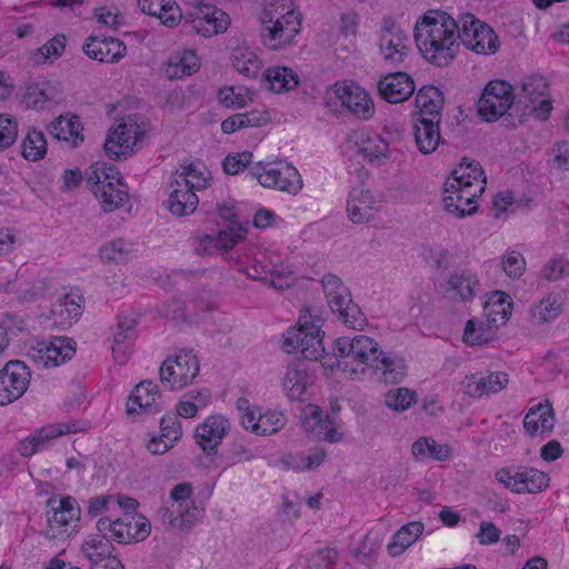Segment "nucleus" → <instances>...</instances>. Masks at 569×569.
Returning <instances> with one entry per match:
<instances>
[{"instance_id": "1", "label": "nucleus", "mask_w": 569, "mask_h": 569, "mask_svg": "<svg viewBox=\"0 0 569 569\" xmlns=\"http://www.w3.org/2000/svg\"><path fill=\"white\" fill-rule=\"evenodd\" d=\"M415 41L421 56L436 67H446L459 51V23L443 11L430 10L415 26Z\"/></svg>"}, {"instance_id": "2", "label": "nucleus", "mask_w": 569, "mask_h": 569, "mask_svg": "<svg viewBox=\"0 0 569 569\" xmlns=\"http://www.w3.org/2000/svg\"><path fill=\"white\" fill-rule=\"evenodd\" d=\"M486 189V177L479 163L462 161L452 170L445 182L443 206L457 218L473 214L478 209L477 199Z\"/></svg>"}, {"instance_id": "3", "label": "nucleus", "mask_w": 569, "mask_h": 569, "mask_svg": "<svg viewBox=\"0 0 569 569\" xmlns=\"http://www.w3.org/2000/svg\"><path fill=\"white\" fill-rule=\"evenodd\" d=\"M335 351L341 359L351 358L361 365L381 371L386 382L398 383L407 373L402 358L385 352L371 337L358 335L352 339L338 338Z\"/></svg>"}, {"instance_id": "4", "label": "nucleus", "mask_w": 569, "mask_h": 569, "mask_svg": "<svg viewBox=\"0 0 569 569\" xmlns=\"http://www.w3.org/2000/svg\"><path fill=\"white\" fill-rule=\"evenodd\" d=\"M260 22L262 44L277 51L293 43L301 31L302 17L293 0H266Z\"/></svg>"}, {"instance_id": "5", "label": "nucleus", "mask_w": 569, "mask_h": 569, "mask_svg": "<svg viewBox=\"0 0 569 569\" xmlns=\"http://www.w3.org/2000/svg\"><path fill=\"white\" fill-rule=\"evenodd\" d=\"M321 326L322 318L303 308L297 326L289 328L283 335V351L299 355L307 360L320 359L325 352Z\"/></svg>"}, {"instance_id": "6", "label": "nucleus", "mask_w": 569, "mask_h": 569, "mask_svg": "<svg viewBox=\"0 0 569 569\" xmlns=\"http://www.w3.org/2000/svg\"><path fill=\"white\" fill-rule=\"evenodd\" d=\"M88 183L99 200L104 212H112L124 204L129 199L128 186L119 170L113 166L97 162L88 173Z\"/></svg>"}, {"instance_id": "7", "label": "nucleus", "mask_w": 569, "mask_h": 569, "mask_svg": "<svg viewBox=\"0 0 569 569\" xmlns=\"http://www.w3.org/2000/svg\"><path fill=\"white\" fill-rule=\"evenodd\" d=\"M147 137V126L132 117H123L109 129L104 150L114 159L127 158L141 149Z\"/></svg>"}, {"instance_id": "8", "label": "nucleus", "mask_w": 569, "mask_h": 569, "mask_svg": "<svg viewBox=\"0 0 569 569\" xmlns=\"http://www.w3.org/2000/svg\"><path fill=\"white\" fill-rule=\"evenodd\" d=\"M48 526L44 536L49 540H66L77 531L81 510L70 496L51 497L47 500Z\"/></svg>"}, {"instance_id": "9", "label": "nucleus", "mask_w": 569, "mask_h": 569, "mask_svg": "<svg viewBox=\"0 0 569 569\" xmlns=\"http://www.w3.org/2000/svg\"><path fill=\"white\" fill-rule=\"evenodd\" d=\"M248 174L251 179L270 189H276L289 194H298L302 187V178L299 171L289 162L277 160L272 162H259L250 168Z\"/></svg>"}, {"instance_id": "10", "label": "nucleus", "mask_w": 569, "mask_h": 569, "mask_svg": "<svg viewBox=\"0 0 569 569\" xmlns=\"http://www.w3.org/2000/svg\"><path fill=\"white\" fill-rule=\"evenodd\" d=\"M191 495L192 486L189 482H182L172 488L170 492L171 508L163 507L159 511L162 520L169 527L186 530L198 522L202 516V510L191 500Z\"/></svg>"}, {"instance_id": "11", "label": "nucleus", "mask_w": 569, "mask_h": 569, "mask_svg": "<svg viewBox=\"0 0 569 569\" xmlns=\"http://www.w3.org/2000/svg\"><path fill=\"white\" fill-rule=\"evenodd\" d=\"M199 359L192 349H181L168 357L159 368L160 381L170 390H181L199 375Z\"/></svg>"}, {"instance_id": "12", "label": "nucleus", "mask_w": 569, "mask_h": 569, "mask_svg": "<svg viewBox=\"0 0 569 569\" xmlns=\"http://www.w3.org/2000/svg\"><path fill=\"white\" fill-rule=\"evenodd\" d=\"M496 480L515 493H538L549 487L548 473L533 467L511 465L496 471Z\"/></svg>"}, {"instance_id": "13", "label": "nucleus", "mask_w": 569, "mask_h": 569, "mask_svg": "<svg viewBox=\"0 0 569 569\" xmlns=\"http://www.w3.org/2000/svg\"><path fill=\"white\" fill-rule=\"evenodd\" d=\"M459 40L468 49L478 54H495L500 41L491 27L467 13L458 20Z\"/></svg>"}, {"instance_id": "14", "label": "nucleus", "mask_w": 569, "mask_h": 569, "mask_svg": "<svg viewBox=\"0 0 569 569\" xmlns=\"http://www.w3.org/2000/svg\"><path fill=\"white\" fill-rule=\"evenodd\" d=\"M379 53L389 67L400 66L410 52L407 32L390 17L381 20Z\"/></svg>"}, {"instance_id": "15", "label": "nucleus", "mask_w": 569, "mask_h": 569, "mask_svg": "<svg viewBox=\"0 0 569 569\" xmlns=\"http://www.w3.org/2000/svg\"><path fill=\"white\" fill-rule=\"evenodd\" d=\"M513 101L511 84L503 80H492L487 83L478 101L479 116L488 122L496 121L510 109Z\"/></svg>"}, {"instance_id": "16", "label": "nucleus", "mask_w": 569, "mask_h": 569, "mask_svg": "<svg viewBox=\"0 0 569 569\" xmlns=\"http://www.w3.org/2000/svg\"><path fill=\"white\" fill-rule=\"evenodd\" d=\"M519 100L525 108L539 120H547L552 110L548 91V82L542 76H530L523 79Z\"/></svg>"}, {"instance_id": "17", "label": "nucleus", "mask_w": 569, "mask_h": 569, "mask_svg": "<svg viewBox=\"0 0 569 569\" xmlns=\"http://www.w3.org/2000/svg\"><path fill=\"white\" fill-rule=\"evenodd\" d=\"M76 353V341L69 337H51L38 341L30 357L43 368H56L69 361Z\"/></svg>"}, {"instance_id": "18", "label": "nucleus", "mask_w": 569, "mask_h": 569, "mask_svg": "<svg viewBox=\"0 0 569 569\" xmlns=\"http://www.w3.org/2000/svg\"><path fill=\"white\" fill-rule=\"evenodd\" d=\"M31 373L23 361H9L0 370V406L9 405L27 391Z\"/></svg>"}, {"instance_id": "19", "label": "nucleus", "mask_w": 569, "mask_h": 569, "mask_svg": "<svg viewBox=\"0 0 569 569\" xmlns=\"http://www.w3.org/2000/svg\"><path fill=\"white\" fill-rule=\"evenodd\" d=\"M182 20L198 34L206 38L223 33L230 24L229 16L214 6L188 11L182 14Z\"/></svg>"}, {"instance_id": "20", "label": "nucleus", "mask_w": 569, "mask_h": 569, "mask_svg": "<svg viewBox=\"0 0 569 569\" xmlns=\"http://www.w3.org/2000/svg\"><path fill=\"white\" fill-rule=\"evenodd\" d=\"M230 428L231 423L223 415H210L196 427V443L207 456H213L217 453Z\"/></svg>"}, {"instance_id": "21", "label": "nucleus", "mask_w": 569, "mask_h": 569, "mask_svg": "<svg viewBox=\"0 0 569 569\" xmlns=\"http://www.w3.org/2000/svg\"><path fill=\"white\" fill-rule=\"evenodd\" d=\"M333 92L342 107L355 117L368 120L373 116L375 104L369 92L357 83L337 82Z\"/></svg>"}, {"instance_id": "22", "label": "nucleus", "mask_w": 569, "mask_h": 569, "mask_svg": "<svg viewBox=\"0 0 569 569\" xmlns=\"http://www.w3.org/2000/svg\"><path fill=\"white\" fill-rule=\"evenodd\" d=\"M508 382L509 379L506 372L493 371L467 375L461 385L465 395L481 398L501 391L507 387Z\"/></svg>"}, {"instance_id": "23", "label": "nucleus", "mask_w": 569, "mask_h": 569, "mask_svg": "<svg viewBox=\"0 0 569 569\" xmlns=\"http://www.w3.org/2000/svg\"><path fill=\"white\" fill-rule=\"evenodd\" d=\"M258 263L260 269L254 266L253 273H249L250 278L269 283L278 290H284L295 282L291 266L283 263L279 256L270 258L268 262L260 261Z\"/></svg>"}, {"instance_id": "24", "label": "nucleus", "mask_w": 569, "mask_h": 569, "mask_svg": "<svg viewBox=\"0 0 569 569\" xmlns=\"http://www.w3.org/2000/svg\"><path fill=\"white\" fill-rule=\"evenodd\" d=\"M160 390L157 383L144 380L137 385L127 401V413L156 415L160 411Z\"/></svg>"}, {"instance_id": "25", "label": "nucleus", "mask_w": 569, "mask_h": 569, "mask_svg": "<svg viewBox=\"0 0 569 569\" xmlns=\"http://www.w3.org/2000/svg\"><path fill=\"white\" fill-rule=\"evenodd\" d=\"M381 201L369 189L352 188L347 199L348 218L353 223L370 221L380 208Z\"/></svg>"}, {"instance_id": "26", "label": "nucleus", "mask_w": 569, "mask_h": 569, "mask_svg": "<svg viewBox=\"0 0 569 569\" xmlns=\"http://www.w3.org/2000/svg\"><path fill=\"white\" fill-rule=\"evenodd\" d=\"M79 429L76 422H61L43 427L32 436L27 437L19 443L18 451L23 457H30L48 448L50 441L59 436L77 432Z\"/></svg>"}, {"instance_id": "27", "label": "nucleus", "mask_w": 569, "mask_h": 569, "mask_svg": "<svg viewBox=\"0 0 569 569\" xmlns=\"http://www.w3.org/2000/svg\"><path fill=\"white\" fill-rule=\"evenodd\" d=\"M443 288L451 300L462 302L473 300L482 291L478 276L469 269L452 272Z\"/></svg>"}, {"instance_id": "28", "label": "nucleus", "mask_w": 569, "mask_h": 569, "mask_svg": "<svg viewBox=\"0 0 569 569\" xmlns=\"http://www.w3.org/2000/svg\"><path fill=\"white\" fill-rule=\"evenodd\" d=\"M83 52L99 62L114 63L126 56L127 46L111 37H89L83 44Z\"/></svg>"}, {"instance_id": "29", "label": "nucleus", "mask_w": 569, "mask_h": 569, "mask_svg": "<svg viewBox=\"0 0 569 569\" xmlns=\"http://www.w3.org/2000/svg\"><path fill=\"white\" fill-rule=\"evenodd\" d=\"M413 79L406 72H393L382 77L378 82L381 98L390 103H399L415 92Z\"/></svg>"}, {"instance_id": "30", "label": "nucleus", "mask_w": 569, "mask_h": 569, "mask_svg": "<svg viewBox=\"0 0 569 569\" xmlns=\"http://www.w3.org/2000/svg\"><path fill=\"white\" fill-rule=\"evenodd\" d=\"M302 428L313 438L323 439L328 442H338L342 436L335 428L331 419H322V410L318 406L308 405L303 410Z\"/></svg>"}, {"instance_id": "31", "label": "nucleus", "mask_w": 569, "mask_h": 569, "mask_svg": "<svg viewBox=\"0 0 569 569\" xmlns=\"http://www.w3.org/2000/svg\"><path fill=\"white\" fill-rule=\"evenodd\" d=\"M357 153L371 167L385 166L391 157L389 142L378 133L362 136L358 142Z\"/></svg>"}, {"instance_id": "32", "label": "nucleus", "mask_w": 569, "mask_h": 569, "mask_svg": "<svg viewBox=\"0 0 569 569\" xmlns=\"http://www.w3.org/2000/svg\"><path fill=\"white\" fill-rule=\"evenodd\" d=\"M82 296L69 292L60 297L51 308L53 323L61 328L71 327L82 315Z\"/></svg>"}, {"instance_id": "33", "label": "nucleus", "mask_w": 569, "mask_h": 569, "mask_svg": "<svg viewBox=\"0 0 569 569\" xmlns=\"http://www.w3.org/2000/svg\"><path fill=\"white\" fill-rule=\"evenodd\" d=\"M441 120L417 118L413 123L415 142L420 153H433L441 142H445L440 134Z\"/></svg>"}, {"instance_id": "34", "label": "nucleus", "mask_w": 569, "mask_h": 569, "mask_svg": "<svg viewBox=\"0 0 569 569\" xmlns=\"http://www.w3.org/2000/svg\"><path fill=\"white\" fill-rule=\"evenodd\" d=\"M140 10L159 18L166 27H177L182 21V12L174 0H138Z\"/></svg>"}, {"instance_id": "35", "label": "nucleus", "mask_w": 569, "mask_h": 569, "mask_svg": "<svg viewBox=\"0 0 569 569\" xmlns=\"http://www.w3.org/2000/svg\"><path fill=\"white\" fill-rule=\"evenodd\" d=\"M200 69V59L196 51L188 49L172 53L163 67L168 79H181L196 73Z\"/></svg>"}, {"instance_id": "36", "label": "nucleus", "mask_w": 569, "mask_h": 569, "mask_svg": "<svg viewBox=\"0 0 569 569\" xmlns=\"http://www.w3.org/2000/svg\"><path fill=\"white\" fill-rule=\"evenodd\" d=\"M311 386V377L307 369L297 366H288L282 378V388L291 401H306L308 388Z\"/></svg>"}, {"instance_id": "37", "label": "nucleus", "mask_w": 569, "mask_h": 569, "mask_svg": "<svg viewBox=\"0 0 569 569\" xmlns=\"http://www.w3.org/2000/svg\"><path fill=\"white\" fill-rule=\"evenodd\" d=\"M136 339V320L129 317H119L113 333L112 355L118 363H126L129 350Z\"/></svg>"}, {"instance_id": "38", "label": "nucleus", "mask_w": 569, "mask_h": 569, "mask_svg": "<svg viewBox=\"0 0 569 569\" xmlns=\"http://www.w3.org/2000/svg\"><path fill=\"white\" fill-rule=\"evenodd\" d=\"M172 187L173 189L170 191L167 200L168 210L177 217L193 213L199 203L196 192L187 188V183H181L177 179Z\"/></svg>"}, {"instance_id": "39", "label": "nucleus", "mask_w": 569, "mask_h": 569, "mask_svg": "<svg viewBox=\"0 0 569 569\" xmlns=\"http://www.w3.org/2000/svg\"><path fill=\"white\" fill-rule=\"evenodd\" d=\"M443 93L435 86L422 87L416 96V104L420 109L418 118L441 120Z\"/></svg>"}, {"instance_id": "40", "label": "nucleus", "mask_w": 569, "mask_h": 569, "mask_svg": "<svg viewBox=\"0 0 569 569\" xmlns=\"http://www.w3.org/2000/svg\"><path fill=\"white\" fill-rule=\"evenodd\" d=\"M81 550L89 560L90 566L101 563L108 558L116 557V548L103 533L90 535L82 543Z\"/></svg>"}, {"instance_id": "41", "label": "nucleus", "mask_w": 569, "mask_h": 569, "mask_svg": "<svg viewBox=\"0 0 569 569\" xmlns=\"http://www.w3.org/2000/svg\"><path fill=\"white\" fill-rule=\"evenodd\" d=\"M59 94V88L54 82L37 81L27 87L23 101L29 108L42 109L48 102L56 101Z\"/></svg>"}, {"instance_id": "42", "label": "nucleus", "mask_w": 569, "mask_h": 569, "mask_svg": "<svg viewBox=\"0 0 569 569\" xmlns=\"http://www.w3.org/2000/svg\"><path fill=\"white\" fill-rule=\"evenodd\" d=\"M425 526L422 522L413 521L402 526L391 538L387 546L392 557L401 555L408 547L413 545L422 535Z\"/></svg>"}, {"instance_id": "43", "label": "nucleus", "mask_w": 569, "mask_h": 569, "mask_svg": "<svg viewBox=\"0 0 569 569\" xmlns=\"http://www.w3.org/2000/svg\"><path fill=\"white\" fill-rule=\"evenodd\" d=\"M553 410L549 405L532 407L523 419V428L530 435L548 432L553 428Z\"/></svg>"}, {"instance_id": "44", "label": "nucleus", "mask_w": 569, "mask_h": 569, "mask_svg": "<svg viewBox=\"0 0 569 569\" xmlns=\"http://www.w3.org/2000/svg\"><path fill=\"white\" fill-rule=\"evenodd\" d=\"M321 284L331 310H340L343 301L351 302L350 290L338 276L333 273L325 274Z\"/></svg>"}, {"instance_id": "45", "label": "nucleus", "mask_w": 569, "mask_h": 569, "mask_svg": "<svg viewBox=\"0 0 569 569\" xmlns=\"http://www.w3.org/2000/svg\"><path fill=\"white\" fill-rule=\"evenodd\" d=\"M263 81L274 93L289 91L298 86V74L286 67H273L266 70Z\"/></svg>"}, {"instance_id": "46", "label": "nucleus", "mask_w": 569, "mask_h": 569, "mask_svg": "<svg viewBox=\"0 0 569 569\" xmlns=\"http://www.w3.org/2000/svg\"><path fill=\"white\" fill-rule=\"evenodd\" d=\"M231 61L233 68L246 78L254 79L261 71L260 58L247 47L233 49Z\"/></svg>"}, {"instance_id": "47", "label": "nucleus", "mask_w": 569, "mask_h": 569, "mask_svg": "<svg viewBox=\"0 0 569 569\" xmlns=\"http://www.w3.org/2000/svg\"><path fill=\"white\" fill-rule=\"evenodd\" d=\"M411 451L415 458H432L437 461H446L452 453L449 445L438 443L435 439L421 437L416 440L411 446Z\"/></svg>"}, {"instance_id": "48", "label": "nucleus", "mask_w": 569, "mask_h": 569, "mask_svg": "<svg viewBox=\"0 0 569 569\" xmlns=\"http://www.w3.org/2000/svg\"><path fill=\"white\" fill-rule=\"evenodd\" d=\"M495 326L491 319L487 321L470 319L466 322L463 341L469 346H481L492 341Z\"/></svg>"}, {"instance_id": "49", "label": "nucleus", "mask_w": 569, "mask_h": 569, "mask_svg": "<svg viewBox=\"0 0 569 569\" xmlns=\"http://www.w3.org/2000/svg\"><path fill=\"white\" fill-rule=\"evenodd\" d=\"M512 309L510 296L505 292L496 291L489 301L485 303L487 317L491 319L495 328L505 325L509 319Z\"/></svg>"}, {"instance_id": "50", "label": "nucleus", "mask_w": 569, "mask_h": 569, "mask_svg": "<svg viewBox=\"0 0 569 569\" xmlns=\"http://www.w3.org/2000/svg\"><path fill=\"white\" fill-rule=\"evenodd\" d=\"M133 251V243L123 238H116L103 243L99 249L100 259L104 263H124Z\"/></svg>"}, {"instance_id": "51", "label": "nucleus", "mask_w": 569, "mask_h": 569, "mask_svg": "<svg viewBox=\"0 0 569 569\" xmlns=\"http://www.w3.org/2000/svg\"><path fill=\"white\" fill-rule=\"evenodd\" d=\"M80 127L77 117L66 118L60 116L50 124L49 131L56 139L68 141L77 146L79 141H83V137L80 134Z\"/></svg>"}, {"instance_id": "52", "label": "nucleus", "mask_w": 569, "mask_h": 569, "mask_svg": "<svg viewBox=\"0 0 569 569\" xmlns=\"http://www.w3.org/2000/svg\"><path fill=\"white\" fill-rule=\"evenodd\" d=\"M327 453L321 448H311L307 452L290 455L286 465L293 471H308L318 468L325 460Z\"/></svg>"}, {"instance_id": "53", "label": "nucleus", "mask_w": 569, "mask_h": 569, "mask_svg": "<svg viewBox=\"0 0 569 569\" xmlns=\"http://www.w3.org/2000/svg\"><path fill=\"white\" fill-rule=\"evenodd\" d=\"M130 525H126L124 519H116L111 521L108 518H101L97 521V530L106 537L109 533L110 539L118 543H130L133 532L130 531Z\"/></svg>"}, {"instance_id": "54", "label": "nucleus", "mask_w": 569, "mask_h": 569, "mask_svg": "<svg viewBox=\"0 0 569 569\" xmlns=\"http://www.w3.org/2000/svg\"><path fill=\"white\" fill-rule=\"evenodd\" d=\"M22 156L27 160L37 161L47 152V141L43 132L32 130L28 132L21 144Z\"/></svg>"}, {"instance_id": "55", "label": "nucleus", "mask_w": 569, "mask_h": 569, "mask_svg": "<svg viewBox=\"0 0 569 569\" xmlns=\"http://www.w3.org/2000/svg\"><path fill=\"white\" fill-rule=\"evenodd\" d=\"M561 312L562 301L561 298L556 295L547 296L531 309L532 318L542 322H549L555 320L556 318L559 317Z\"/></svg>"}, {"instance_id": "56", "label": "nucleus", "mask_w": 569, "mask_h": 569, "mask_svg": "<svg viewBox=\"0 0 569 569\" xmlns=\"http://www.w3.org/2000/svg\"><path fill=\"white\" fill-rule=\"evenodd\" d=\"M333 313L338 315V318L349 328L356 330H362L367 326V317L360 309V307L353 302L343 301L340 310H332Z\"/></svg>"}, {"instance_id": "57", "label": "nucleus", "mask_w": 569, "mask_h": 569, "mask_svg": "<svg viewBox=\"0 0 569 569\" xmlns=\"http://www.w3.org/2000/svg\"><path fill=\"white\" fill-rule=\"evenodd\" d=\"M417 402V393L408 388L391 389L386 393L385 403L388 408L403 412Z\"/></svg>"}, {"instance_id": "58", "label": "nucleus", "mask_w": 569, "mask_h": 569, "mask_svg": "<svg viewBox=\"0 0 569 569\" xmlns=\"http://www.w3.org/2000/svg\"><path fill=\"white\" fill-rule=\"evenodd\" d=\"M219 100L227 108H243L252 100L248 88L241 86L226 87L219 91Z\"/></svg>"}, {"instance_id": "59", "label": "nucleus", "mask_w": 569, "mask_h": 569, "mask_svg": "<svg viewBox=\"0 0 569 569\" xmlns=\"http://www.w3.org/2000/svg\"><path fill=\"white\" fill-rule=\"evenodd\" d=\"M259 425L256 426V435L269 436L278 432L286 423L284 416L279 411H266L258 417Z\"/></svg>"}, {"instance_id": "60", "label": "nucleus", "mask_w": 569, "mask_h": 569, "mask_svg": "<svg viewBox=\"0 0 569 569\" xmlns=\"http://www.w3.org/2000/svg\"><path fill=\"white\" fill-rule=\"evenodd\" d=\"M67 38L64 34H56L52 39L47 41L41 48L34 53V60L38 63H43L48 59H58L61 57L66 49Z\"/></svg>"}, {"instance_id": "61", "label": "nucleus", "mask_w": 569, "mask_h": 569, "mask_svg": "<svg viewBox=\"0 0 569 569\" xmlns=\"http://www.w3.org/2000/svg\"><path fill=\"white\" fill-rule=\"evenodd\" d=\"M177 180L181 183H187V188L196 192V190H201L209 186L210 172L206 169L198 170L196 166H190Z\"/></svg>"}, {"instance_id": "62", "label": "nucleus", "mask_w": 569, "mask_h": 569, "mask_svg": "<svg viewBox=\"0 0 569 569\" xmlns=\"http://www.w3.org/2000/svg\"><path fill=\"white\" fill-rule=\"evenodd\" d=\"M252 158V152L248 150L229 153L222 161L223 171L230 176L238 174L251 163Z\"/></svg>"}, {"instance_id": "63", "label": "nucleus", "mask_w": 569, "mask_h": 569, "mask_svg": "<svg viewBox=\"0 0 569 569\" xmlns=\"http://www.w3.org/2000/svg\"><path fill=\"white\" fill-rule=\"evenodd\" d=\"M160 435L171 445H174L182 437V426L176 413H167L160 420Z\"/></svg>"}, {"instance_id": "64", "label": "nucleus", "mask_w": 569, "mask_h": 569, "mask_svg": "<svg viewBox=\"0 0 569 569\" xmlns=\"http://www.w3.org/2000/svg\"><path fill=\"white\" fill-rule=\"evenodd\" d=\"M548 156L549 166L558 170H569V140L555 142Z\"/></svg>"}]
</instances>
